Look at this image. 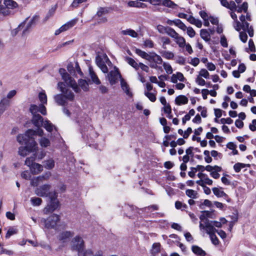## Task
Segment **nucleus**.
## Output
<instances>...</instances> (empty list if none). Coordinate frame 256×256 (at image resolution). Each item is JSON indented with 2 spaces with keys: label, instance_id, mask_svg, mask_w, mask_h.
I'll return each instance as SVG.
<instances>
[{
  "label": "nucleus",
  "instance_id": "obj_1",
  "mask_svg": "<svg viewBox=\"0 0 256 256\" xmlns=\"http://www.w3.org/2000/svg\"><path fill=\"white\" fill-rule=\"evenodd\" d=\"M112 10L113 8L112 7H98L96 14L94 16V18L98 24L106 23L108 22V14Z\"/></svg>",
  "mask_w": 256,
  "mask_h": 256
},
{
  "label": "nucleus",
  "instance_id": "obj_2",
  "mask_svg": "<svg viewBox=\"0 0 256 256\" xmlns=\"http://www.w3.org/2000/svg\"><path fill=\"white\" fill-rule=\"evenodd\" d=\"M72 248L78 252V256H87L88 254H92L90 250L84 252V242L80 236H76L72 240Z\"/></svg>",
  "mask_w": 256,
  "mask_h": 256
},
{
  "label": "nucleus",
  "instance_id": "obj_3",
  "mask_svg": "<svg viewBox=\"0 0 256 256\" xmlns=\"http://www.w3.org/2000/svg\"><path fill=\"white\" fill-rule=\"evenodd\" d=\"M59 73L62 76V80L68 86L72 87L76 92H78L79 88L76 82L69 76L64 68H60Z\"/></svg>",
  "mask_w": 256,
  "mask_h": 256
},
{
  "label": "nucleus",
  "instance_id": "obj_4",
  "mask_svg": "<svg viewBox=\"0 0 256 256\" xmlns=\"http://www.w3.org/2000/svg\"><path fill=\"white\" fill-rule=\"evenodd\" d=\"M37 150V144L35 140H32L31 142L26 144V146H20L18 148V152L20 156H25L30 152H36Z\"/></svg>",
  "mask_w": 256,
  "mask_h": 256
},
{
  "label": "nucleus",
  "instance_id": "obj_5",
  "mask_svg": "<svg viewBox=\"0 0 256 256\" xmlns=\"http://www.w3.org/2000/svg\"><path fill=\"white\" fill-rule=\"evenodd\" d=\"M60 220L58 215L53 214L44 220L45 226L48 228H54Z\"/></svg>",
  "mask_w": 256,
  "mask_h": 256
},
{
  "label": "nucleus",
  "instance_id": "obj_6",
  "mask_svg": "<svg viewBox=\"0 0 256 256\" xmlns=\"http://www.w3.org/2000/svg\"><path fill=\"white\" fill-rule=\"evenodd\" d=\"M108 80L111 85L114 84L118 82V78H122V76L118 70V68L114 67V70H111L107 75Z\"/></svg>",
  "mask_w": 256,
  "mask_h": 256
},
{
  "label": "nucleus",
  "instance_id": "obj_7",
  "mask_svg": "<svg viewBox=\"0 0 256 256\" xmlns=\"http://www.w3.org/2000/svg\"><path fill=\"white\" fill-rule=\"evenodd\" d=\"M30 112L33 115L38 114V112H40L42 115L46 114V108L43 104H40L38 106L32 104L30 108Z\"/></svg>",
  "mask_w": 256,
  "mask_h": 256
},
{
  "label": "nucleus",
  "instance_id": "obj_8",
  "mask_svg": "<svg viewBox=\"0 0 256 256\" xmlns=\"http://www.w3.org/2000/svg\"><path fill=\"white\" fill-rule=\"evenodd\" d=\"M50 184H45L38 188H37L35 190V194L38 196L44 197L48 196V194L49 193L50 190Z\"/></svg>",
  "mask_w": 256,
  "mask_h": 256
},
{
  "label": "nucleus",
  "instance_id": "obj_9",
  "mask_svg": "<svg viewBox=\"0 0 256 256\" xmlns=\"http://www.w3.org/2000/svg\"><path fill=\"white\" fill-rule=\"evenodd\" d=\"M50 176V173H46L45 175L38 176L36 178H32L30 180V184L32 186H38L40 182H42L44 180H47L48 179Z\"/></svg>",
  "mask_w": 256,
  "mask_h": 256
},
{
  "label": "nucleus",
  "instance_id": "obj_10",
  "mask_svg": "<svg viewBox=\"0 0 256 256\" xmlns=\"http://www.w3.org/2000/svg\"><path fill=\"white\" fill-rule=\"evenodd\" d=\"M58 200H50V204L45 208L44 211L46 212H52L58 208Z\"/></svg>",
  "mask_w": 256,
  "mask_h": 256
},
{
  "label": "nucleus",
  "instance_id": "obj_11",
  "mask_svg": "<svg viewBox=\"0 0 256 256\" xmlns=\"http://www.w3.org/2000/svg\"><path fill=\"white\" fill-rule=\"evenodd\" d=\"M32 120V124L38 128H40L44 122L42 117L39 114L33 115Z\"/></svg>",
  "mask_w": 256,
  "mask_h": 256
},
{
  "label": "nucleus",
  "instance_id": "obj_12",
  "mask_svg": "<svg viewBox=\"0 0 256 256\" xmlns=\"http://www.w3.org/2000/svg\"><path fill=\"white\" fill-rule=\"evenodd\" d=\"M74 236V233L70 231H65L61 232L58 236V240L62 242L68 241L69 238Z\"/></svg>",
  "mask_w": 256,
  "mask_h": 256
},
{
  "label": "nucleus",
  "instance_id": "obj_13",
  "mask_svg": "<svg viewBox=\"0 0 256 256\" xmlns=\"http://www.w3.org/2000/svg\"><path fill=\"white\" fill-rule=\"evenodd\" d=\"M96 62L97 66L104 73H107L108 72V68L100 57L96 56Z\"/></svg>",
  "mask_w": 256,
  "mask_h": 256
},
{
  "label": "nucleus",
  "instance_id": "obj_14",
  "mask_svg": "<svg viewBox=\"0 0 256 256\" xmlns=\"http://www.w3.org/2000/svg\"><path fill=\"white\" fill-rule=\"evenodd\" d=\"M54 99L56 104L61 106H65L68 102L62 94H58L54 96Z\"/></svg>",
  "mask_w": 256,
  "mask_h": 256
},
{
  "label": "nucleus",
  "instance_id": "obj_15",
  "mask_svg": "<svg viewBox=\"0 0 256 256\" xmlns=\"http://www.w3.org/2000/svg\"><path fill=\"white\" fill-rule=\"evenodd\" d=\"M150 62H156L158 64H160L162 62V59L158 54L154 52H150Z\"/></svg>",
  "mask_w": 256,
  "mask_h": 256
},
{
  "label": "nucleus",
  "instance_id": "obj_16",
  "mask_svg": "<svg viewBox=\"0 0 256 256\" xmlns=\"http://www.w3.org/2000/svg\"><path fill=\"white\" fill-rule=\"evenodd\" d=\"M120 84L122 90L128 96L132 97V94L130 90L129 86L122 78L120 80Z\"/></svg>",
  "mask_w": 256,
  "mask_h": 256
},
{
  "label": "nucleus",
  "instance_id": "obj_17",
  "mask_svg": "<svg viewBox=\"0 0 256 256\" xmlns=\"http://www.w3.org/2000/svg\"><path fill=\"white\" fill-rule=\"evenodd\" d=\"M43 127L47 130L48 132H52L54 129L56 130H57L56 126L52 123L50 122L48 120H44L42 125Z\"/></svg>",
  "mask_w": 256,
  "mask_h": 256
},
{
  "label": "nucleus",
  "instance_id": "obj_18",
  "mask_svg": "<svg viewBox=\"0 0 256 256\" xmlns=\"http://www.w3.org/2000/svg\"><path fill=\"white\" fill-rule=\"evenodd\" d=\"M188 98L184 95H180L175 99V103L177 105L185 104L188 102Z\"/></svg>",
  "mask_w": 256,
  "mask_h": 256
},
{
  "label": "nucleus",
  "instance_id": "obj_19",
  "mask_svg": "<svg viewBox=\"0 0 256 256\" xmlns=\"http://www.w3.org/2000/svg\"><path fill=\"white\" fill-rule=\"evenodd\" d=\"M24 134L28 142H30L32 140H34V136L36 135V130L29 129L25 132Z\"/></svg>",
  "mask_w": 256,
  "mask_h": 256
},
{
  "label": "nucleus",
  "instance_id": "obj_20",
  "mask_svg": "<svg viewBox=\"0 0 256 256\" xmlns=\"http://www.w3.org/2000/svg\"><path fill=\"white\" fill-rule=\"evenodd\" d=\"M28 18H26L24 22H25L26 24L24 26H22V28H24V30L22 32V35L26 34L27 32H28L30 30L31 28L32 25L34 22V18L30 20V22H26V20Z\"/></svg>",
  "mask_w": 256,
  "mask_h": 256
},
{
  "label": "nucleus",
  "instance_id": "obj_21",
  "mask_svg": "<svg viewBox=\"0 0 256 256\" xmlns=\"http://www.w3.org/2000/svg\"><path fill=\"white\" fill-rule=\"evenodd\" d=\"M30 170L32 174H38L42 170L43 168L41 164L38 163H34L30 167Z\"/></svg>",
  "mask_w": 256,
  "mask_h": 256
},
{
  "label": "nucleus",
  "instance_id": "obj_22",
  "mask_svg": "<svg viewBox=\"0 0 256 256\" xmlns=\"http://www.w3.org/2000/svg\"><path fill=\"white\" fill-rule=\"evenodd\" d=\"M76 22H77V20L74 19V20H71L70 21V22H68L67 23L65 24H64L62 25L60 27L61 29L62 30V31L64 32H65V31L69 30L70 28H72L76 24Z\"/></svg>",
  "mask_w": 256,
  "mask_h": 256
},
{
  "label": "nucleus",
  "instance_id": "obj_23",
  "mask_svg": "<svg viewBox=\"0 0 256 256\" xmlns=\"http://www.w3.org/2000/svg\"><path fill=\"white\" fill-rule=\"evenodd\" d=\"M176 44L178 45L180 48H184L186 45V40L178 34L174 38Z\"/></svg>",
  "mask_w": 256,
  "mask_h": 256
},
{
  "label": "nucleus",
  "instance_id": "obj_24",
  "mask_svg": "<svg viewBox=\"0 0 256 256\" xmlns=\"http://www.w3.org/2000/svg\"><path fill=\"white\" fill-rule=\"evenodd\" d=\"M89 70V74L90 75V76L92 80V82L97 84H100V80L98 79V77L97 76L96 73L94 72L91 66L89 67L88 68Z\"/></svg>",
  "mask_w": 256,
  "mask_h": 256
},
{
  "label": "nucleus",
  "instance_id": "obj_25",
  "mask_svg": "<svg viewBox=\"0 0 256 256\" xmlns=\"http://www.w3.org/2000/svg\"><path fill=\"white\" fill-rule=\"evenodd\" d=\"M192 252L196 255L200 256H205L206 255L205 251L197 246H192Z\"/></svg>",
  "mask_w": 256,
  "mask_h": 256
},
{
  "label": "nucleus",
  "instance_id": "obj_26",
  "mask_svg": "<svg viewBox=\"0 0 256 256\" xmlns=\"http://www.w3.org/2000/svg\"><path fill=\"white\" fill-rule=\"evenodd\" d=\"M135 51L136 53L138 56L149 62L150 56V54H148L146 52L142 51V50L138 48H136Z\"/></svg>",
  "mask_w": 256,
  "mask_h": 256
},
{
  "label": "nucleus",
  "instance_id": "obj_27",
  "mask_svg": "<svg viewBox=\"0 0 256 256\" xmlns=\"http://www.w3.org/2000/svg\"><path fill=\"white\" fill-rule=\"evenodd\" d=\"M62 95L64 96L66 100L70 101H73L74 98V94L70 90L66 89L64 92H62Z\"/></svg>",
  "mask_w": 256,
  "mask_h": 256
},
{
  "label": "nucleus",
  "instance_id": "obj_28",
  "mask_svg": "<svg viewBox=\"0 0 256 256\" xmlns=\"http://www.w3.org/2000/svg\"><path fill=\"white\" fill-rule=\"evenodd\" d=\"M187 20L189 22L190 24H194L198 28H200L202 26V22L200 20L195 18L192 16H188V18H187Z\"/></svg>",
  "mask_w": 256,
  "mask_h": 256
},
{
  "label": "nucleus",
  "instance_id": "obj_29",
  "mask_svg": "<svg viewBox=\"0 0 256 256\" xmlns=\"http://www.w3.org/2000/svg\"><path fill=\"white\" fill-rule=\"evenodd\" d=\"M200 37L206 42H208L210 40V35L206 30L202 29L200 31Z\"/></svg>",
  "mask_w": 256,
  "mask_h": 256
},
{
  "label": "nucleus",
  "instance_id": "obj_30",
  "mask_svg": "<svg viewBox=\"0 0 256 256\" xmlns=\"http://www.w3.org/2000/svg\"><path fill=\"white\" fill-rule=\"evenodd\" d=\"M126 60L130 66L134 68L136 70H138L139 69V64L137 63V62L133 58L127 56L126 58Z\"/></svg>",
  "mask_w": 256,
  "mask_h": 256
},
{
  "label": "nucleus",
  "instance_id": "obj_31",
  "mask_svg": "<svg viewBox=\"0 0 256 256\" xmlns=\"http://www.w3.org/2000/svg\"><path fill=\"white\" fill-rule=\"evenodd\" d=\"M204 222L206 224V230L207 234H208L210 236L212 234H214V232H216V229L214 227V226H212L208 222Z\"/></svg>",
  "mask_w": 256,
  "mask_h": 256
},
{
  "label": "nucleus",
  "instance_id": "obj_32",
  "mask_svg": "<svg viewBox=\"0 0 256 256\" xmlns=\"http://www.w3.org/2000/svg\"><path fill=\"white\" fill-rule=\"evenodd\" d=\"M121 34L123 35L130 36L132 38H136L138 36V34L133 30L126 29L121 31Z\"/></svg>",
  "mask_w": 256,
  "mask_h": 256
},
{
  "label": "nucleus",
  "instance_id": "obj_33",
  "mask_svg": "<svg viewBox=\"0 0 256 256\" xmlns=\"http://www.w3.org/2000/svg\"><path fill=\"white\" fill-rule=\"evenodd\" d=\"M212 190L214 195L218 197H228V195L223 190H221L218 188H213Z\"/></svg>",
  "mask_w": 256,
  "mask_h": 256
},
{
  "label": "nucleus",
  "instance_id": "obj_34",
  "mask_svg": "<svg viewBox=\"0 0 256 256\" xmlns=\"http://www.w3.org/2000/svg\"><path fill=\"white\" fill-rule=\"evenodd\" d=\"M78 86H80L84 91H87L88 90V84L86 80L80 79L78 80ZM80 91V89H79L78 92H79Z\"/></svg>",
  "mask_w": 256,
  "mask_h": 256
},
{
  "label": "nucleus",
  "instance_id": "obj_35",
  "mask_svg": "<svg viewBox=\"0 0 256 256\" xmlns=\"http://www.w3.org/2000/svg\"><path fill=\"white\" fill-rule=\"evenodd\" d=\"M162 56L168 60H172L174 58V54L170 51L163 50L160 52Z\"/></svg>",
  "mask_w": 256,
  "mask_h": 256
},
{
  "label": "nucleus",
  "instance_id": "obj_36",
  "mask_svg": "<svg viewBox=\"0 0 256 256\" xmlns=\"http://www.w3.org/2000/svg\"><path fill=\"white\" fill-rule=\"evenodd\" d=\"M44 166L46 169L51 170L54 166V161L53 159L50 158L44 162Z\"/></svg>",
  "mask_w": 256,
  "mask_h": 256
},
{
  "label": "nucleus",
  "instance_id": "obj_37",
  "mask_svg": "<svg viewBox=\"0 0 256 256\" xmlns=\"http://www.w3.org/2000/svg\"><path fill=\"white\" fill-rule=\"evenodd\" d=\"M27 138L26 136L25 137V134H18L17 136L16 140L20 144H24L26 145L28 144H29L28 142V141Z\"/></svg>",
  "mask_w": 256,
  "mask_h": 256
},
{
  "label": "nucleus",
  "instance_id": "obj_38",
  "mask_svg": "<svg viewBox=\"0 0 256 256\" xmlns=\"http://www.w3.org/2000/svg\"><path fill=\"white\" fill-rule=\"evenodd\" d=\"M174 24L178 27L180 29L182 30L185 31L186 29L187 28L186 26L185 25L184 23H183L181 20L179 19H176L174 20Z\"/></svg>",
  "mask_w": 256,
  "mask_h": 256
},
{
  "label": "nucleus",
  "instance_id": "obj_39",
  "mask_svg": "<svg viewBox=\"0 0 256 256\" xmlns=\"http://www.w3.org/2000/svg\"><path fill=\"white\" fill-rule=\"evenodd\" d=\"M36 152H35L32 156L26 158L25 160V164L28 166L29 167H31L32 165L34 164V162L36 158Z\"/></svg>",
  "mask_w": 256,
  "mask_h": 256
},
{
  "label": "nucleus",
  "instance_id": "obj_40",
  "mask_svg": "<svg viewBox=\"0 0 256 256\" xmlns=\"http://www.w3.org/2000/svg\"><path fill=\"white\" fill-rule=\"evenodd\" d=\"M249 166L250 164H244L238 162L234 166V169L236 172H239L242 168H245L246 166Z\"/></svg>",
  "mask_w": 256,
  "mask_h": 256
},
{
  "label": "nucleus",
  "instance_id": "obj_41",
  "mask_svg": "<svg viewBox=\"0 0 256 256\" xmlns=\"http://www.w3.org/2000/svg\"><path fill=\"white\" fill-rule=\"evenodd\" d=\"M186 194L188 196L192 198H198V192L192 190H187Z\"/></svg>",
  "mask_w": 256,
  "mask_h": 256
},
{
  "label": "nucleus",
  "instance_id": "obj_42",
  "mask_svg": "<svg viewBox=\"0 0 256 256\" xmlns=\"http://www.w3.org/2000/svg\"><path fill=\"white\" fill-rule=\"evenodd\" d=\"M30 201L33 206H38L40 205L42 202V200L37 197L32 198Z\"/></svg>",
  "mask_w": 256,
  "mask_h": 256
},
{
  "label": "nucleus",
  "instance_id": "obj_43",
  "mask_svg": "<svg viewBox=\"0 0 256 256\" xmlns=\"http://www.w3.org/2000/svg\"><path fill=\"white\" fill-rule=\"evenodd\" d=\"M198 169L199 171L201 172H204V170H206L211 172H212L214 171L213 166L210 165H208L206 167L202 165H198Z\"/></svg>",
  "mask_w": 256,
  "mask_h": 256
},
{
  "label": "nucleus",
  "instance_id": "obj_44",
  "mask_svg": "<svg viewBox=\"0 0 256 256\" xmlns=\"http://www.w3.org/2000/svg\"><path fill=\"white\" fill-rule=\"evenodd\" d=\"M4 4L8 8H16L18 6L17 3L13 0H5Z\"/></svg>",
  "mask_w": 256,
  "mask_h": 256
},
{
  "label": "nucleus",
  "instance_id": "obj_45",
  "mask_svg": "<svg viewBox=\"0 0 256 256\" xmlns=\"http://www.w3.org/2000/svg\"><path fill=\"white\" fill-rule=\"evenodd\" d=\"M38 98L40 102H41L40 104H47V96L44 92H40L38 94Z\"/></svg>",
  "mask_w": 256,
  "mask_h": 256
},
{
  "label": "nucleus",
  "instance_id": "obj_46",
  "mask_svg": "<svg viewBox=\"0 0 256 256\" xmlns=\"http://www.w3.org/2000/svg\"><path fill=\"white\" fill-rule=\"evenodd\" d=\"M40 145L42 147H47L50 144V141L46 138H42L40 140Z\"/></svg>",
  "mask_w": 256,
  "mask_h": 256
},
{
  "label": "nucleus",
  "instance_id": "obj_47",
  "mask_svg": "<svg viewBox=\"0 0 256 256\" xmlns=\"http://www.w3.org/2000/svg\"><path fill=\"white\" fill-rule=\"evenodd\" d=\"M166 34L173 38H174L178 34V33L176 32L174 29L169 26L167 32H166Z\"/></svg>",
  "mask_w": 256,
  "mask_h": 256
},
{
  "label": "nucleus",
  "instance_id": "obj_48",
  "mask_svg": "<svg viewBox=\"0 0 256 256\" xmlns=\"http://www.w3.org/2000/svg\"><path fill=\"white\" fill-rule=\"evenodd\" d=\"M198 76L207 79L209 78L210 74L206 70L202 68L200 71L199 74Z\"/></svg>",
  "mask_w": 256,
  "mask_h": 256
},
{
  "label": "nucleus",
  "instance_id": "obj_49",
  "mask_svg": "<svg viewBox=\"0 0 256 256\" xmlns=\"http://www.w3.org/2000/svg\"><path fill=\"white\" fill-rule=\"evenodd\" d=\"M162 5L171 8H174L176 6V4L170 0H164Z\"/></svg>",
  "mask_w": 256,
  "mask_h": 256
},
{
  "label": "nucleus",
  "instance_id": "obj_50",
  "mask_svg": "<svg viewBox=\"0 0 256 256\" xmlns=\"http://www.w3.org/2000/svg\"><path fill=\"white\" fill-rule=\"evenodd\" d=\"M161 40L162 42V48L164 49L166 48V44H169L170 43V39L166 36H163L161 38Z\"/></svg>",
  "mask_w": 256,
  "mask_h": 256
},
{
  "label": "nucleus",
  "instance_id": "obj_51",
  "mask_svg": "<svg viewBox=\"0 0 256 256\" xmlns=\"http://www.w3.org/2000/svg\"><path fill=\"white\" fill-rule=\"evenodd\" d=\"M163 66L164 70L168 74H171L172 72V68L170 64L166 62H164Z\"/></svg>",
  "mask_w": 256,
  "mask_h": 256
},
{
  "label": "nucleus",
  "instance_id": "obj_52",
  "mask_svg": "<svg viewBox=\"0 0 256 256\" xmlns=\"http://www.w3.org/2000/svg\"><path fill=\"white\" fill-rule=\"evenodd\" d=\"M144 94L148 97V98L152 102H154L156 100V94L152 92H145Z\"/></svg>",
  "mask_w": 256,
  "mask_h": 256
},
{
  "label": "nucleus",
  "instance_id": "obj_53",
  "mask_svg": "<svg viewBox=\"0 0 256 256\" xmlns=\"http://www.w3.org/2000/svg\"><path fill=\"white\" fill-rule=\"evenodd\" d=\"M16 232H17V230L16 229H14L12 228H10L8 230L6 234V238H10V236H12V235H13L14 234H16Z\"/></svg>",
  "mask_w": 256,
  "mask_h": 256
},
{
  "label": "nucleus",
  "instance_id": "obj_54",
  "mask_svg": "<svg viewBox=\"0 0 256 256\" xmlns=\"http://www.w3.org/2000/svg\"><path fill=\"white\" fill-rule=\"evenodd\" d=\"M168 28V26H164L162 25H158L157 26V30L160 34H166V32Z\"/></svg>",
  "mask_w": 256,
  "mask_h": 256
},
{
  "label": "nucleus",
  "instance_id": "obj_55",
  "mask_svg": "<svg viewBox=\"0 0 256 256\" xmlns=\"http://www.w3.org/2000/svg\"><path fill=\"white\" fill-rule=\"evenodd\" d=\"M10 102L8 98H4L0 102V105H2L6 108L10 106Z\"/></svg>",
  "mask_w": 256,
  "mask_h": 256
},
{
  "label": "nucleus",
  "instance_id": "obj_56",
  "mask_svg": "<svg viewBox=\"0 0 256 256\" xmlns=\"http://www.w3.org/2000/svg\"><path fill=\"white\" fill-rule=\"evenodd\" d=\"M190 171L188 172V176L190 177V178H194V176H195V174L196 172H198V170H199L198 169V166L196 167V168H194V167H191L190 168Z\"/></svg>",
  "mask_w": 256,
  "mask_h": 256
},
{
  "label": "nucleus",
  "instance_id": "obj_57",
  "mask_svg": "<svg viewBox=\"0 0 256 256\" xmlns=\"http://www.w3.org/2000/svg\"><path fill=\"white\" fill-rule=\"evenodd\" d=\"M210 236L212 242L214 244L218 245L219 244V240L214 234H210Z\"/></svg>",
  "mask_w": 256,
  "mask_h": 256
},
{
  "label": "nucleus",
  "instance_id": "obj_58",
  "mask_svg": "<svg viewBox=\"0 0 256 256\" xmlns=\"http://www.w3.org/2000/svg\"><path fill=\"white\" fill-rule=\"evenodd\" d=\"M187 30V34L190 38H193L196 34V32L192 27H188L186 29Z\"/></svg>",
  "mask_w": 256,
  "mask_h": 256
},
{
  "label": "nucleus",
  "instance_id": "obj_59",
  "mask_svg": "<svg viewBox=\"0 0 256 256\" xmlns=\"http://www.w3.org/2000/svg\"><path fill=\"white\" fill-rule=\"evenodd\" d=\"M240 40L243 42H246L248 40V36L245 32H240Z\"/></svg>",
  "mask_w": 256,
  "mask_h": 256
},
{
  "label": "nucleus",
  "instance_id": "obj_60",
  "mask_svg": "<svg viewBox=\"0 0 256 256\" xmlns=\"http://www.w3.org/2000/svg\"><path fill=\"white\" fill-rule=\"evenodd\" d=\"M144 45L146 48H152L154 47V44L152 40H146L144 42Z\"/></svg>",
  "mask_w": 256,
  "mask_h": 256
},
{
  "label": "nucleus",
  "instance_id": "obj_61",
  "mask_svg": "<svg viewBox=\"0 0 256 256\" xmlns=\"http://www.w3.org/2000/svg\"><path fill=\"white\" fill-rule=\"evenodd\" d=\"M26 24V22H22L18 26V27L16 28V29H14V30L12 32V36H15L17 32H18V30H20L21 29H22V26H23L25 25Z\"/></svg>",
  "mask_w": 256,
  "mask_h": 256
},
{
  "label": "nucleus",
  "instance_id": "obj_62",
  "mask_svg": "<svg viewBox=\"0 0 256 256\" xmlns=\"http://www.w3.org/2000/svg\"><path fill=\"white\" fill-rule=\"evenodd\" d=\"M196 82L200 86H203L206 84V81L204 80L200 76H198L196 79Z\"/></svg>",
  "mask_w": 256,
  "mask_h": 256
},
{
  "label": "nucleus",
  "instance_id": "obj_63",
  "mask_svg": "<svg viewBox=\"0 0 256 256\" xmlns=\"http://www.w3.org/2000/svg\"><path fill=\"white\" fill-rule=\"evenodd\" d=\"M48 196L50 198V200H57L58 194L56 192H49Z\"/></svg>",
  "mask_w": 256,
  "mask_h": 256
},
{
  "label": "nucleus",
  "instance_id": "obj_64",
  "mask_svg": "<svg viewBox=\"0 0 256 256\" xmlns=\"http://www.w3.org/2000/svg\"><path fill=\"white\" fill-rule=\"evenodd\" d=\"M220 121L221 124H232L233 122L232 120L230 118H222L220 119Z\"/></svg>",
  "mask_w": 256,
  "mask_h": 256
}]
</instances>
